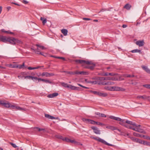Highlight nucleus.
Returning a JSON list of instances; mask_svg holds the SVG:
<instances>
[{
	"label": "nucleus",
	"mask_w": 150,
	"mask_h": 150,
	"mask_svg": "<svg viewBox=\"0 0 150 150\" xmlns=\"http://www.w3.org/2000/svg\"><path fill=\"white\" fill-rule=\"evenodd\" d=\"M75 62L79 64H81L83 66L84 64H87L85 67L87 69H88L91 70H93L95 67V64L93 63L91 61H86L81 60H76Z\"/></svg>",
	"instance_id": "nucleus-1"
},
{
	"label": "nucleus",
	"mask_w": 150,
	"mask_h": 150,
	"mask_svg": "<svg viewBox=\"0 0 150 150\" xmlns=\"http://www.w3.org/2000/svg\"><path fill=\"white\" fill-rule=\"evenodd\" d=\"M120 125L125 126V127L132 129L135 131H137V129H136L134 128V126L137 127H139L140 125H136L135 123H132V122H119Z\"/></svg>",
	"instance_id": "nucleus-2"
},
{
	"label": "nucleus",
	"mask_w": 150,
	"mask_h": 150,
	"mask_svg": "<svg viewBox=\"0 0 150 150\" xmlns=\"http://www.w3.org/2000/svg\"><path fill=\"white\" fill-rule=\"evenodd\" d=\"M107 89L111 91H124L125 90V89L124 88H122L120 87L116 86H110L108 87Z\"/></svg>",
	"instance_id": "nucleus-3"
},
{
	"label": "nucleus",
	"mask_w": 150,
	"mask_h": 150,
	"mask_svg": "<svg viewBox=\"0 0 150 150\" xmlns=\"http://www.w3.org/2000/svg\"><path fill=\"white\" fill-rule=\"evenodd\" d=\"M10 41V44L12 45L17 44L20 45L23 44V42L21 40L12 37Z\"/></svg>",
	"instance_id": "nucleus-4"
},
{
	"label": "nucleus",
	"mask_w": 150,
	"mask_h": 150,
	"mask_svg": "<svg viewBox=\"0 0 150 150\" xmlns=\"http://www.w3.org/2000/svg\"><path fill=\"white\" fill-rule=\"evenodd\" d=\"M97 80H99L100 82H103V81L105 80H115V78L114 77H98L96 78Z\"/></svg>",
	"instance_id": "nucleus-5"
},
{
	"label": "nucleus",
	"mask_w": 150,
	"mask_h": 150,
	"mask_svg": "<svg viewBox=\"0 0 150 150\" xmlns=\"http://www.w3.org/2000/svg\"><path fill=\"white\" fill-rule=\"evenodd\" d=\"M11 37H7L6 36L0 35V41L4 42H8L10 43Z\"/></svg>",
	"instance_id": "nucleus-6"
},
{
	"label": "nucleus",
	"mask_w": 150,
	"mask_h": 150,
	"mask_svg": "<svg viewBox=\"0 0 150 150\" xmlns=\"http://www.w3.org/2000/svg\"><path fill=\"white\" fill-rule=\"evenodd\" d=\"M0 104L4 106L6 108H11L12 105L8 101L3 100H0Z\"/></svg>",
	"instance_id": "nucleus-7"
},
{
	"label": "nucleus",
	"mask_w": 150,
	"mask_h": 150,
	"mask_svg": "<svg viewBox=\"0 0 150 150\" xmlns=\"http://www.w3.org/2000/svg\"><path fill=\"white\" fill-rule=\"evenodd\" d=\"M109 117L111 119L120 122H132L128 120H125V119H123L120 117H115L113 116H110Z\"/></svg>",
	"instance_id": "nucleus-8"
},
{
	"label": "nucleus",
	"mask_w": 150,
	"mask_h": 150,
	"mask_svg": "<svg viewBox=\"0 0 150 150\" xmlns=\"http://www.w3.org/2000/svg\"><path fill=\"white\" fill-rule=\"evenodd\" d=\"M45 117L46 118L50 119H56L58 120L59 121H66V120L65 119H60L58 117H55L54 116H52L50 115L49 114H45Z\"/></svg>",
	"instance_id": "nucleus-9"
},
{
	"label": "nucleus",
	"mask_w": 150,
	"mask_h": 150,
	"mask_svg": "<svg viewBox=\"0 0 150 150\" xmlns=\"http://www.w3.org/2000/svg\"><path fill=\"white\" fill-rule=\"evenodd\" d=\"M96 78L94 79L96 80L95 81L88 80L87 81V82L88 83H91L92 84H98L100 85V81H99V80H97Z\"/></svg>",
	"instance_id": "nucleus-10"
},
{
	"label": "nucleus",
	"mask_w": 150,
	"mask_h": 150,
	"mask_svg": "<svg viewBox=\"0 0 150 150\" xmlns=\"http://www.w3.org/2000/svg\"><path fill=\"white\" fill-rule=\"evenodd\" d=\"M99 142H100L103 144H104L105 145H106L108 146H115L113 144H110L107 143L104 140L101 139V138H99Z\"/></svg>",
	"instance_id": "nucleus-11"
},
{
	"label": "nucleus",
	"mask_w": 150,
	"mask_h": 150,
	"mask_svg": "<svg viewBox=\"0 0 150 150\" xmlns=\"http://www.w3.org/2000/svg\"><path fill=\"white\" fill-rule=\"evenodd\" d=\"M54 74L52 73H49L48 72H43L41 75L40 74V75H41L42 76H45L46 77H50L51 76H53Z\"/></svg>",
	"instance_id": "nucleus-12"
},
{
	"label": "nucleus",
	"mask_w": 150,
	"mask_h": 150,
	"mask_svg": "<svg viewBox=\"0 0 150 150\" xmlns=\"http://www.w3.org/2000/svg\"><path fill=\"white\" fill-rule=\"evenodd\" d=\"M114 84V83L112 81H108L106 82L105 81L100 82V85H112Z\"/></svg>",
	"instance_id": "nucleus-13"
},
{
	"label": "nucleus",
	"mask_w": 150,
	"mask_h": 150,
	"mask_svg": "<svg viewBox=\"0 0 150 150\" xmlns=\"http://www.w3.org/2000/svg\"><path fill=\"white\" fill-rule=\"evenodd\" d=\"M91 128L93 130V132L97 134H100V131L98 130V129L96 127L92 126L91 127Z\"/></svg>",
	"instance_id": "nucleus-14"
},
{
	"label": "nucleus",
	"mask_w": 150,
	"mask_h": 150,
	"mask_svg": "<svg viewBox=\"0 0 150 150\" xmlns=\"http://www.w3.org/2000/svg\"><path fill=\"white\" fill-rule=\"evenodd\" d=\"M144 42L143 40H138L136 42V44L139 47H142L144 45Z\"/></svg>",
	"instance_id": "nucleus-15"
},
{
	"label": "nucleus",
	"mask_w": 150,
	"mask_h": 150,
	"mask_svg": "<svg viewBox=\"0 0 150 150\" xmlns=\"http://www.w3.org/2000/svg\"><path fill=\"white\" fill-rule=\"evenodd\" d=\"M69 88L72 90H81V89L79 87H76L74 86H72L71 85H69Z\"/></svg>",
	"instance_id": "nucleus-16"
},
{
	"label": "nucleus",
	"mask_w": 150,
	"mask_h": 150,
	"mask_svg": "<svg viewBox=\"0 0 150 150\" xmlns=\"http://www.w3.org/2000/svg\"><path fill=\"white\" fill-rule=\"evenodd\" d=\"M13 109H16L18 110H22L25 111L26 110V109L24 108H22L21 107L18 106H16L13 105H12V108Z\"/></svg>",
	"instance_id": "nucleus-17"
},
{
	"label": "nucleus",
	"mask_w": 150,
	"mask_h": 150,
	"mask_svg": "<svg viewBox=\"0 0 150 150\" xmlns=\"http://www.w3.org/2000/svg\"><path fill=\"white\" fill-rule=\"evenodd\" d=\"M33 129L35 131H38L39 132L42 131L44 132H46V130L44 128H40L38 127H34Z\"/></svg>",
	"instance_id": "nucleus-18"
},
{
	"label": "nucleus",
	"mask_w": 150,
	"mask_h": 150,
	"mask_svg": "<svg viewBox=\"0 0 150 150\" xmlns=\"http://www.w3.org/2000/svg\"><path fill=\"white\" fill-rule=\"evenodd\" d=\"M58 95L57 93H54L52 94H49L47 95V97L49 98H53L57 96Z\"/></svg>",
	"instance_id": "nucleus-19"
},
{
	"label": "nucleus",
	"mask_w": 150,
	"mask_h": 150,
	"mask_svg": "<svg viewBox=\"0 0 150 150\" xmlns=\"http://www.w3.org/2000/svg\"><path fill=\"white\" fill-rule=\"evenodd\" d=\"M142 67L147 73L150 74V70L147 67L142 65Z\"/></svg>",
	"instance_id": "nucleus-20"
},
{
	"label": "nucleus",
	"mask_w": 150,
	"mask_h": 150,
	"mask_svg": "<svg viewBox=\"0 0 150 150\" xmlns=\"http://www.w3.org/2000/svg\"><path fill=\"white\" fill-rule=\"evenodd\" d=\"M137 99H142L144 100H146V96L144 95L143 96H138L137 97Z\"/></svg>",
	"instance_id": "nucleus-21"
},
{
	"label": "nucleus",
	"mask_w": 150,
	"mask_h": 150,
	"mask_svg": "<svg viewBox=\"0 0 150 150\" xmlns=\"http://www.w3.org/2000/svg\"><path fill=\"white\" fill-rule=\"evenodd\" d=\"M106 128L108 129H109L112 130H117L118 131H120V130L119 129H117V127L112 126H108L106 127Z\"/></svg>",
	"instance_id": "nucleus-22"
},
{
	"label": "nucleus",
	"mask_w": 150,
	"mask_h": 150,
	"mask_svg": "<svg viewBox=\"0 0 150 150\" xmlns=\"http://www.w3.org/2000/svg\"><path fill=\"white\" fill-rule=\"evenodd\" d=\"M31 49L33 50L35 52L36 54H40L45 56L44 55L42 54V52H40L38 50V48L37 50H35L32 48H31Z\"/></svg>",
	"instance_id": "nucleus-23"
},
{
	"label": "nucleus",
	"mask_w": 150,
	"mask_h": 150,
	"mask_svg": "<svg viewBox=\"0 0 150 150\" xmlns=\"http://www.w3.org/2000/svg\"><path fill=\"white\" fill-rule=\"evenodd\" d=\"M62 33L65 36L67 35V34L68 31L66 29H63L61 30Z\"/></svg>",
	"instance_id": "nucleus-24"
},
{
	"label": "nucleus",
	"mask_w": 150,
	"mask_h": 150,
	"mask_svg": "<svg viewBox=\"0 0 150 150\" xmlns=\"http://www.w3.org/2000/svg\"><path fill=\"white\" fill-rule=\"evenodd\" d=\"M26 79H32V80H33L34 79H37V77H33L31 76H27Z\"/></svg>",
	"instance_id": "nucleus-25"
},
{
	"label": "nucleus",
	"mask_w": 150,
	"mask_h": 150,
	"mask_svg": "<svg viewBox=\"0 0 150 150\" xmlns=\"http://www.w3.org/2000/svg\"><path fill=\"white\" fill-rule=\"evenodd\" d=\"M99 96H102L103 97H105L108 96V94L106 93H103L102 92H100V93Z\"/></svg>",
	"instance_id": "nucleus-26"
},
{
	"label": "nucleus",
	"mask_w": 150,
	"mask_h": 150,
	"mask_svg": "<svg viewBox=\"0 0 150 150\" xmlns=\"http://www.w3.org/2000/svg\"><path fill=\"white\" fill-rule=\"evenodd\" d=\"M40 20L42 21V23L43 25H44L47 22V19L46 18L41 17Z\"/></svg>",
	"instance_id": "nucleus-27"
},
{
	"label": "nucleus",
	"mask_w": 150,
	"mask_h": 150,
	"mask_svg": "<svg viewBox=\"0 0 150 150\" xmlns=\"http://www.w3.org/2000/svg\"><path fill=\"white\" fill-rule=\"evenodd\" d=\"M82 120L83 121H84V122L87 121V122H96V121L93 120H89L88 119H86L84 118H83L82 119Z\"/></svg>",
	"instance_id": "nucleus-28"
},
{
	"label": "nucleus",
	"mask_w": 150,
	"mask_h": 150,
	"mask_svg": "<svg viewBox=\"0 0 150 150\" xmlns=\"http://www.w3.org/2000/svg\"><path fill=\"white\" fill-rule=\"evenodd\" d=\"M131 7V6L128 4H126V5L124 6V8L127 10L129 9Z\"/></svg>",
	"instance_id": "nucleus-29"
},
{
	"label": "nucleus",
	"mask_w": 150,
	"mask_h": 150,
	"mask_svg": "<svg viewBox=\"0 0 150 150\" xmlns=\"http://www.w3.org/2000/svg\"><path fill=\"white\" fill-rule=\"evenodd\" d=\"M132 53L139 52V53H141V51L140 50L138 49L134 50L131 51Z\"/></svg>",
	"instance_id": "nucleus-30"
},
{
	"label": "nucleus",
	"mask_w": 150,
	"mask_h": 150,
	"mask_svg": "<svg viewBox=\"0 0 150 150\" xmlns=\"http://www.w3.org/2000/svg\"><path fill=\"white\" fill-rule=\"evenodd\" d=\"M55 137L56 138H57L58 139H61L62 140H63V139L64 138H63V137L62 136H61L59 134L55 135Z\"/></svg>",
	"instance_id": "nucleus-31"
},
{
	"label": "nucleus",
	"mask_w": 150,
	"mask_h": 150,
	"mask_svg": "<svg viewBox=\"0 0 150 150\" xmlns=\"http://www.w3.org/2000/svg\"><path fill=\"white\" fill-rule=\"evenodd\" d=\"M1 31L3 33H7V34H13V32H10L8 31H6L4 30V29H2L1 30Z\"/></svg>",
	"instance_id": "nucleus-32"
},
{
	"label": "nucleus",
	"mask_w": 150,
	"mask_h": 150,
	"mask_svg": "<svg viewBox=\"0 0 150 150\" xmlns=\"http://www.w3.org/2000/svg\"><path fill=\"white\" fill-rule=\"evenodd\" d=\"M61 85H62V86L66 87V88H69V84H68L67 83H61Z\"/></svg>",
	"instance_id": "nucleus-33"
},
{
	"label": "nucleus",
	"mask_w": 150,
	"mask_h": 150,
	"mask_svg": "<svg viewBox=\"0 0 150 150\" xmlns=\"http://www.w3.org/2000/svg\"><path fill=\"white\" fill-rule=\"evenodd\" d=\"M24 66V63H23V64L22 65L21 64H18L17 66V68H18L19 69H22L23 68V67Z\"/></svg>",
	"instance_id": "nucleus-34"
},
{
	"label": "nucleus",
	"mask_w": 150,
	"mask_h": 150,
	"mask_svg": "<svg viewBox=\"0 0 150 150\" xmlns=\"http://www.w3.org/2000/svg\"><path fill=\"white\" fill-rule=\"evenodd\" d=\"M143 144L144 145L150 146V142L144 141V142L143 143Z\"/></svg>",
	"instance_id": "nucleus-35"
},
{
	"label": "nucleus",
	"mask_w": 150,
	"mask_h": 150,
	"mask_svg": "<svg viewBox=\"0 0 150 150\" xmlns=\"http://www.w3.org/2000/svg\"><path fill=\"white\" fill-rule=\"evenodd\" d=\"M93 124H97L98 125H100L101 126L104 125V124L103 123V122H90Z\"/></svg>",
	"instance_id": "nucleus-36"
},
{
	"label": "nucleus",
	"mask_w": 150,
	"mask_h": 150,
	"mask_svg": "<svg viewBox=\"0 0 150 150\" xmlns=\"http://www.w3.org/2000/svg\"><path fill=\"white\" fill-rule=\"evenodd\" d=\"M42 81L46 83H52V82L49 80L43 79L42 80Z\"/></svg>",
	"instance_id": "nucleus-37"
},
{
	"label": "nucleus",
	"mask_w": 150,
	"mask_h": 150,
	"mask_svg": "<svg viewBox=\"0 0 150 150\" xmlns=\"http://www.w3.org/2000/svg\"><path fill=\"white\" fill-rule=\"evenodd\" d=\"M124 76L125 77H134L135 76L133 75H129V74H125Z\"/></svg>",
	"instance_id": "nucleus-38"
},
{
	"label": "nucleus",
	"mask_w": 150,
	"mask_h": 150,
	"mask_svg": "<svg viewBox=\"0 0 150 150\" xmlns=\"http://www.w3.org/2000/svg\"><path fill=\"white\" fill-rule=\"evenodd\" d=\"M144 141H142L141 139H137L136 142L142 144H143V143L144 142Z\"/></svg>",
	"instance_id": "nucleus-39"
},
{
	"label": "nucleus",
	"mask_w": 150,
	"mask_h": 150,
	"mask_svg": "<svg viewBox=\"0 0 150 150\" xmlns=\"http://www.w3.org/2000/svg\"><path fill=\"white\" fill-rule=\"evenodd\" d=\"M36 46H37V47H39L40 48L42 49V50H44L45 49V47L42 46H41L39 45L38 44H36Z\"/></svg>",
	"instance_id": "nucleus-40"
},
{
	"label": "nucleus",
	"mask_w": 150,
	"mask_h": 150,
	"mask_svg": "<svg viewBox=\"0 0 150 150\" xmlns=\"http://www.w3.org/2000/svg\"><path fill=\"white\" fill-rule=\"evenodd\" d=\"M93 93L96 95L99 96L100 92L96 91H93L92 92Z\"/></svg>",
	"instance_id": "nucleus-41"
},
{
	"label": "nucleus",
	"mask_w": 150,
	"mask_h": 150,
	"mask_svg": "<svg viewBox=\"0 0 150 150\" xmlns=\"http://www.w3.org/2000/svg\"><path fill=\"white\" fill-rule=\"evenodd\" d=\"M79 74L84 75H87L88 73L85 71H79Z\"/></svg>",
	"instance_id": "nucleus-42"
},
{
	"label": "nucleus",
	"mask_w": 150,
	"mask_h": 150,
	"mask_svg": "<svg viewBox=\"0 0 150 150\" xmlns=\"http://www.w3.org/2000/svg\"><path fill=\"white\" fill-rule=\"evenodd\" d=\"M9 144L14 148H16L17 147V146L15 144H14L11 142H10Z\"/></svg>",
	"instance_id": "nucleus-43"
},
{
	"label": "nucleus",
	"mask_w": 150,
	"mask_h": 150,
	"mask_svg": "<svg viewBox=\"0 0 150 150\" xmlns=\"http://www.w3.org/2000/svg\"><path fill=\"white\" fill-rule=\"evenodd\" d=\"M143 86L148 89H150V85L146 84L143 85Z\"/></svg>",
	"instance_id": "nucleus-44"
},
{
	"label": "nucleus",
	"mask_w": 150,
	"mask_h": 150,
	"mask_svg": "<svg viewBox=\"0 0 150 150\" xmlns=\"http://www.w3.org/2000/svg\"><path fill=\"white\" fill-rule=\"evenodd\" d=\"M97 117H101V113L99 112H97L95 113Z\"/></svg>",
	"instance_id": "nucleus-45"
},
{
	"label": "nucleus",
	"mask_w": 150,
	"mask_h": 150,
	"mask_svg": "<svg viewBox=\"0 0 150 150\" xmlns=\"http://www.w3.org/2000/svg\"><path fill=\"white\" fill-rule=\"evenodd\" d=\"M70 139H69L68 138H64L63 139V140L64 141H65L66 142H69V140Z\"/></svg>",
	"instance_id": "nucleus-46"
},
{
	"label": "nucleus",
	"mask_w": 150,
	"mask_h": 150,
	"mask_svg": "<svg viewBox=\"0 0 150 150\" xmlns=\"http://www.w3.org/2000/svg\"><path fill=\"white\" fill-rule=\"evenodd\" d=\"M131 139L132 140H133L134 141L136 142H137V138H136L133 137H131Z\"/></svg>",
	"instance_id": "nucleus-47"
},
{
	"label": "nucleus",
	"mask_w": 150,
	"mask_h": 150,
	"mask_svg": "<svg viewBox=\"0 0 150 150\" xmlns=\"http://www.w3.org/2000/svg\"><path fill=\"white\" fill-rule=\"evenodd\" d=\"M55 58H58L59 59H62L63 60L65 61L66 60V59L64 57H55Z\"/></svg>",
	"instance_id": "nucleus-48"
},
{
	"label": "nucleus",
	"mask_w": 150,
	"mask_h": 150,
	"mask_svg": "<svg viewBox=\"0 0 150 150\" xmlns=\"http://www.w3.org/2000/svg\"><path fill=\"white\" fill-rule=\"evenodd\" d=\"M69 142H71L72 143H74V144H76L77 143V142L76 141H74V140L70 139Z\"/></svg>",
	"instance_id": "nucleus-49"
},
{
	"label": "nucleus",
	"mask_w": 150,
	"mask_h": 150,
	"mask_svg": "<svg viewBox=\"0 0 150 150\" xmlns=\"http://www.w3.org/2000/svg\"><path fill=\"white\" fill-rule=\"evenodd\" d=\"M78 85L79 86L82 87V88H86V89H88V88L87 87H86V86H82V85L80 84H78Z\"/></svg>",
	"instance_id": "nucleus-50"
},
{
	"label": "nucleus",
	"mask_w": 150,
	"mask_h": 150,
	"mask_svg": "<svg viewBox=\"0 0 150 150\" xmlns=\"http://www.w3.org/2000/svg\"><path fill=\"white\" fill-rule=\"evenodd\" d=\"M134 135L135 136H136L137 137H139V136L140 135V134H139L137 133H136V132H134Z\"/></svg>",
	"instance_id": "nucleus-51"
},
{
	"label": "nucleus",
	"mask_w": 150,
	"mask_h": 150,
	"mask_svg": "<svg viewBox=\"0 0 150 150\" xmlns=\"http://www.w3.org/2000/svg\"><path fill=\"white\" fill-rule=\"evenodd\" d=\"M35 67H29L28 68V69L30 70L32 69H35Z\"/></svg>",
	"instance_id": "nucleus-52"
},
{
	"label": "nucleus",
	"mask_w": 150,
	"mask_h": 150,
	"mask_svg": "<svg viewBox=\"0 0 150 150\" xmlns=\"http://www.w3.org/2000/svg\"><path fill=\"white\" fill-rule=\"evenodd\" d=\"M92 138L93 139H95V140H97V141L99 142V138H97L96 137H92Z\"/></svg>",
	"instance_id": "nucleus-53"
},
{
	"label": "nucleus",
	"mask_w": 150,
	"mask_h": 150,
	"mask_svg": "<svg viewBox=\"0 0 150 150\" xmlns=\"http://www.w3.org/2000/svg\"><path fill=\"white\" fill-rule=\"evenodd\" d=\"M144 139H149V140H150V138L149 137V136H145Z\"/></svg>",
	"instance_id": "nucleus-54"
},
{
	"label": "nucleus",
	"mask_w": 150,
	"mask_h": 150,
	"mask_svg": "<svg viewBox=\"0 0 150 150\" xmlns=\"http://www.w3.org/2000/svg\"><path fill=\"white\" fill-rule=\"evenodd\" d=\"M67 73L68 74H73V75H74V71L70 72V71H67Z\"/></svg>",
	"instance_id": "nucleus-55"
},
{
	"label": "nucleus",
	"mask_w": 150,
	"mask_h": 150,
	"mask_svg": "<svg viewBox=\"0 0 150 150\" xmlns=\"http://www.w3.org/2000/svg\"><path fill=\"white\" fill-rule=\"evenodd\" d=\"M22 2L25 4H27L28 3V1L25 0H23L22 1Z\"/></svg>",
	"instance_id": "nucleus-56"
},
{
	"label": "nucleus",
	"mask_w": 150,
	"mask_h": 150,
	"mask_svg": "<svg viewBox=\"0 0 150 150\" xmlns=\"http://www.w3.org/2000/svg\"><path fill=\"white\" fill-rule=\"evenodd\" d=\"M83 19L84 20H91V19L90 18H83Z\"/></svg>",
	"instance_id": "nucleus-57"
},
{
	"label": "nucleus",
	"mask_w": 150,
	"mask_h": 150,
	"mask_svg": "<svg viewBox=\"0 0 150 150\" xmlns=\"http://www.w3.org/2000/svg\"><path fill=\"white\" fill-rule=\"evenodd\" d=\"M44 67V66H38L37 67H35V69H38L39 68H41V67Z\"/></svg>",
	"instance_id": "nucleus-58"
},
{
	"label": "nucleus",
	"mask_w": 150,
	"mask_h": 150,
	"mask_svg": "<svg viewBox=\"0 0 150 150\" xmlns=\"http://www.w3.org/2000/svg\"><path fill=\"white\" fill-rule=\"evenodd\" d=\"M109 75H110L111 76H114L115 75V74L113 73H108Z\"/></svg>",
	"instance_id": "nucleus-59"
},
{
	"label": "nucleus",
	"mask_w": 150,
	"mask_h": 150,
	"mask_svg": "<svg viewBox=\"0 0 150 150\" xmlns=\"http://www.w3.org/2000/svg\"><path fill=\"white\" fill-rule=\"evenodd\" d=\"M74 74H79V72L78 71H74Z\"/></svg>",
	"instance_id": "nucleus-60"
},
{
	"label": "nucleus",
	"mask_w": 150,
	"mask_h": 150,
	"mask_svg": "<svg viewBox=\"0 0 150 150\" xmlns=\"http://www.w3.org/2000/svg\"><path fill=\"white\" fill-rule=\"evenodd\" d=\"M137 132H141V133H145V131H141L140 130V129H137Z\"/></svg>",
	"instance_id": "nucleus-61"
},
{
	"label": "nucleus",
	"mask_w": 150,
	"mask_h": 150,
	"mask_svg": "<svg viewBox=\"0 0 150 150\" xmlns=\"http://www.w3.org/2000/svg\"><path fill=\"white\" fill-rule=\"evenodd\" d=\"M101 117H106V116L104 114L101 113Z\"/></svg>",
	"instance_id": "nucleus-62"
},
{
	"label": "nucleus",
	"mask_w": 150,
	"mask_h": 150,
	"mask_svg": "<svg viewBox=\"0 0 150 150\" xmlns=\"http://www.w3.org/2000/svg\"><path fill=\"white\" fill-rule=\"evenodd\" d=\"M147 100L149 101H150V96H146V99Z\"/></svg>",
	"instance_id": "nucleus-63"
},
{
	"label": "nucleus",
	"mask_w": 150,
	"mask_h": 150,
	"mask_svg": "<svg viewBox=\"0 0 150 150\" xmlns=\"http://www.w3.org/2000/svg\"><path fill=\"white\" fill-rule=\"evenodd\" d=\"M127 26V25L125 24H124L122 25V27L123 28H125Z\"/></svg>",
	"instance_id": "nucleus-64"
}]
</instances>
